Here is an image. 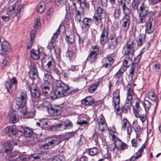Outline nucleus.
<instances>
[{
	"label": "nucleus",
	"instance_id": "nucleus-62",
	"mask_svg": "<svg viewBox=\"0 0 161 161\" xmlns=\"http://www.w3.org/2000/svg\"><path fill=\"white\" fill-rule=\"evenodd\" d=\"M42 153L39 154L35 155L34 156L31 157V158H34L35 160H39L42 158Z\"/></svg>",
	"mask_w": 161,
	"mask_h": 161
},
{
	"label": "nucleus",
	"instance_id": "nucleus-63",
	"mask_svg": "<svg viewBox=\"0 0 161 161\" xmlns=\"http://www.w3.org/2000/svg\"><path fill=\"white\" fill-rule=\"evenodd\" d=\"M9 57L8 56H6L3 59L2 62V64L5 66L7 65L9 62Z\"/></svg>",
	"mask_w": 161,
	"mask_h": 161
},
{
	"label": "nucleus",
	"instance_id": "nucleus-45",
	"mask_svg": "<svg viewBox=\"0 0 161 161\" xmlns=\"http://www.w3.org/2000/svg\"><path fill=\"white\" fill-rule=\"evenodd\" d=\"M54 9L53 8H51L48 9L46 13V18L47 20H49L50 18L53 14Z\"/></svg>",
	"mask_w": 161,
	"mask_h": 161
},
{
	"label": "nucleus",
	"instance_id": "nucleus-32",
	"mask_svg": "<svg viewBox=\"0 0 161 161\" xmlns=\"http://www.w3.org/2000/svg\"><path fill=\"white\" fill-rule=\"evenodd\" d=\"M133 64L132 58L129 57H126L123 62V67L125 68L128 67Z\"/></svg>",
	"mask_w": 161,
	"mask_h": 161
},
{
	"label": "nucleus",
	"instance_id": "nucleus-6",
	"mask_svg": "<svg viewBox=\"0 0 161 161\" xmlns=\"http://www.w3.org/2000/svg\"><path fill=\"white\" fill-rule=\"evenodd\" d=\"M72 127V123L70 120H67L64 122L51 126L50 130L54 131L63 130L67 128H71Z\"/></svg>",
	"mask_w": 161,
	"mask_h": 161
},
{
	"label": "nucleus",
	"instance_id": "nucleus-9",
	"mask_svg": "<svg viewBox=\"0 0 161 161\" xmlns=\"http://www.w3.org/2000/svg\"><path fill=\"white\" fill-rule=\"evenodd\" d=\"M138 12L140 15L148 16L150 18H152L154 14L153 12L148 11V8L144 3H142L140 7Z\"/></svg>",
	"mask_w": 161,
	"mask_h": 161
},
{
	"label": "nucleus",
	"instance_id": "nucleus-48",
	"mask_svg": "<svg viewBox=\"0 0 161 161\" xmlns=\"http://www.w3.org/2000/svg\"><path fill=\"white\" fill-rule=\"evenodd\" d=\"M148 97L153 102L157 101V99L156 95L153 92H150L148 93Z\"/></svg>",
	"mask_w": 161,
	"mask_h": 161
},
{
	"label": "nucleus",
	"instance_id": "nucleus-14",
	"mask_svg": "<svg viewBox=\"0 0 161 161\" xmlns=\"http://www.w3.org/2000/svg\"><path fill=\"white\" fill-rule=\"evenodd\" d=\"M17 83V80L14 77L9 79V81H6L5 83V85L8 92L10 93L12 92L13 89L12 84H15Z\"/></svg>",
	"mask_w": 161,
	"mask_h": 161
},
{
	"label": "nucleus",
	"instance_id": "nucleus-8",
	"mask_svg": "<svg viewBox=\"0 0 161 161\" xmlns=\"http://www.w3.org/2000/svg\"><path fill=\"white\" fill-rule=\"evenodd\" d=\"M65 9L66 12L69 13V14L68 13L65 16V18L68 19L71 18L73 15L78 11L77 10L75 4L72 2L66 4Z\"/></svg>",
	"mask_w": 161,
	"mask_h": 161
},
{
	"label": "nucleus",
	"instance_id": "nucleus-39",
	"mask_svg": "<svg viewBox=\"0 0 161 161\" xmlns=\"http://www.w3.org/2000/svg\"><path fill=\"white\" fill-rule=\"evenodd\" d=\"M97 55L90 53L87 58V59L89 63H92L97 58Z\"/></svg>",
	"mask_w": 161,
	"mask_h": 161
},
{
	"label": "nucleus",
	"instance_id": "nucleus-2",
	"mask_svg": "<svg viewBox=\"0 0 161 161\" xmlns=\"http://www.w3.org/2000/svg\"><path fill=\"white\" fill-rule=\"evenodd\" d=\"M55 84L58 89L54 92L50 93L51 99L54 100L61 97L67 96L72 92V90L68 86L61 80H56Z\"/></svg>",
	"mask_w": 161,
	"mask_h": 161
},
{
	"label": "nucleus",
	"instance_id": "nucleus-16",
	"mask_svg": "<svg viewBox=\"0 0 161 161\" xmlns=\"http://www.w3.org/2000/svg\"><path fill=\"white\" fill-rule=\"evenodd\" d=\"M30 78L32 80L37 78L38 77V71L36 67L34 64L31 65L29 72Z\"/></svg>",
	"mask_w": 161,
	"mask_h": 161
},
{
	"label": "nucleus",
	"instance_id": "nucleus-35",
	"mask_svg": "<svg viewBox=\"0 0 161 161\" xmlns=\"http://www.w3.org/2000/svg\"><path fill=\"white\" fill-rule=\"evenodd\" d=\"M134 129L136 134V137H139L142 133V129L138 124H137L135 125Z\"/></svg>",
	"mask_w": 161,
	"mask_h": 161
},
{
	"label": "nucleus",
	"instance_id": "nucleus-57",
	"mask_svg": "<svg viewBox=\"0 0 161 161\" xmlns=\"http://www.w3.org/2000/svg\"><path fill=\"white\" fill-rule=\"evenodd\" d=\"M151 105V103L149 101L147 100H144V106L146 110L149 109Z\"/></svg>",
	"mask_w": 161,
	"mask_h": 161
},
{
	"label": "nucleus",
	"instance_id": "nucleus-19",
	"mask_svg": "<svg viewBox=\"0 0 161 161\" xmlns=\"http://www.w3.org/2000/svg\"><path fill=\"white\" fill-rule=\"evenodd\" d=\"M45 119H43L40 120V122H37L36 125L38 126L42 125L41 128L42 129L49 130H50L51 125Z\"/></svg>",
	"mask_w": 161,
	"mask_h": 161
},
{
	"label": "nucleus",
	"instance_id": "nucleus-15",
	"mask_svg": "<svg viewBox=\"0 0 161 161\" xmlns=\"http://www.w3.org/2000/svg\"><path fill=\"white\" fill-rule=\"evenodd\" d=\"M108 27L104 28L100 37V42L101 44H104L108 40Z\"/></svg>",
	"mask_w": 161,
	"mask_h": 161
},
{
	"label": "nucleus",
	"instance_id": "nucleus-20",
	"mask_svg": "<svg viewBox=\"0 0 161 161\" xmlns=\"http://www.w3.org/2000/svg\"><path fill=\"white\" fill-rule=\"evenodd\" d=\"M1 47L2 53L4 52H8L11 49V47L10 44L8 42L5 40L1 42Z\"/></svg>",
	"mask_w": 161,
	"mask_h": 161
},
{
	"label": "nucleus",
	"instance_id": "nucleus-44",
	"mask_svg": "<svg viewBox=\"0 0 161 161\" xmlns=\"http://www.w3.org/2000/svg\"><path fill=\"white\" fill-rule=\"evenodd\" d=\"M134 94L133 90L130 88H129L127 89V99H132Z\"/></svg>",
	"mask_w": 161,
	"mask_h": 161
},
{
	"label": "nucleus",
	"instance_id": "nucleus-23",
	"mask_svg": "<svg viewBox=\"0 0 161 161\" xmlns=\"http://www.w3.org/2000/svg\"><path fill=\"white\" fill-rule=\"evenodd\" d=\"M101 15L94 14L93 18V20L94 24L96 25L99 26L100 30L102 29L103 26V24L101 22Z\"/></svg>",
	"mask_w": 161,
	"mask_h": 161
},
{
	"label": "nucleus",
	"instance_id": "nucleus-22",
	"mask_svg": "<svg viewBox=\"0 0 161 161\" xmlns=\"http://www.w3.org/2000/svg\"><path fill=\"white\" fill-rule=\"evenodd\" d=\"M117 3L119 6L121 7L123 12H126L127 11H131L128 8L126 5L125 3L127 1L128 3L129 2V0H117Z\"/></svg>",
	"mask_w": 161,
	"mask_h": 161
},
{
	"label": "nucleus",
	"instance_id": "nucleus-29",
	"mask_svg": "<svg viewBox=\"0 0 161 161\" xmlns=\"http://www.w3.org/2000/svg\"><path fill=\"white\" fill-rule=\"evenodd\" d=\"M31 57L33 59L37 60L40 57V54L38 51L32 49L30 52Z\"/></svg>",
	"mask_w": 161,
	"mask_h": 161
},
{
	"label": "nucleus",
	"instance_id": "nucleus-64",
	"mask_svg": "<svg viewBox=\"0 0 161 161\" xmlns=\"http://www.w3.org/2000/svg\"><path fill=\"white\" fill-rule=\"evenodd\" d=\"M36 32V31L34 30H32L30 32L31 40V41H33L34 39V36Z\"/></svg>",
	"mask_w": 161,
	"mask_h": 161
},
{
	"label": "nucleus",
	"instance_id": "nucleus-38",
	"mask_svg": "<svg viewBox=\"0 0 161 161\" xmlns=\"http://www.w3.org/2000/svg\"><path fill=\"white\" fill-rule=\"evenodd\" d=\"M23 130V132L26 137H29L31 136L33 133L32 131L28 128L25 127Z\"/></svg>",
	"mask_w": 161,
	"mask_h": 161
},
{
	"label": "nucleus",
	"instance_id": "nucleus-10",
	"mask_svg": "<svg viewBox=\"0 0 161 161\" xmlns=\"http://www.w3.org/2000/svg\"><path fill=\"white\" fill-rule=\"evenodd\" d=\"M114 63L113 58L110 57L104 58L102 61V67L109 69L108 73H109L112 70V65Z\"/></svg>",
	"mask_w": 161,
	"mask_h": 161
},
{
	"label": "nucleus",
	"instance_id": "nucleus-40",
	"mask_svg": "<svg viewBox=\"0 0 161 161\" xmlns=\"http://www.w3.org/2000/svg\"><path fill=\"white\" fill-rule=\"evenodd\" d=\"M7 146H8L9 149H7V147H4V152L7 154H9L11 153L12 150L13 146L9 142H7Z\"/></svg>",
	"mask_w": 161,
	"mask_h": 161
},
{
	"label": "nucleus",
	"instance_id": "nucleus-43",
	"mask_svg": "<svg viewBox=\"0 0 161 161\" xmlns=\"http://www.w3.org/2000/svg\"><path fill=\"white\" fill-rule=\"evenodd\" d=\"M140 0H129V1L132 2V7L133 10H137L138 8V4Z\"/></svg>",
	"mask_w": 161,
	"mask_h": 161
},
{
	"label": "nucleus",
	"instance_id": "nucleus-21",
	"mask_svg": "<svg viewBox=\"0 0 161 161\" xmlns=\"http://www.w3.org/2000/svg\"><path fill=\"white\" fill-rule=\"evenodd\" d=\"M137 44L138 46H141L143 45H146L147 43L145 40V35L140 34L137 38Z\"/></svg>",
	"mask_w": 161,
	"mask_h": 161
},
{
	"label": "nucleus",
	"instance_id": "nucleus-4",
	"mask_svg": "<svg viewBox=\"0 0 161 161\" xmlns=\"http://www.w3.org/2000/svg\"><path fill=\"white\" fill-rule=\"evenodd\" d=\"M42 105L46 108L48 113L52 116H57L60 115L62 112L61 108L59 106L52 105L48 102L43 103Z\"/></svg>",
	"mask_w": 161,
	"mask_h": 161
},
{
	"label": "nucleus",
	"instance_id": "nucleus-26",
	"mask_svg": "<svg viewBox=\"0 0 161 161\" xmlns=\"http://www.w3.org/2000/svg\"><path fill=\"white\" fill-rule=\"evenodd\" d=\"M152 18L148 16L140 15L139 14L137 19V22L138 23L142 24L147 23L148 21H150Z\"/></svg>",
	"mask_w": 161,
	"mask_h": 161
},
{
	"label": "nucleus",
	"instance_id": "nucleus-55",
	"mask_svg": "<svg viewBox=\"0 0 161 161\" xmlns=\"http://www.w3.org/2000/svg\"><path fill=\"white\" fill-rule=\"evenodd\" d=\"M99 127L100 130L102 131L108 129L107 125L106 123H100Z\"/></svg>",
	"mask_w": 161,
	"mask_h": 161
},
{
	"label": "nucleus",
	"instance_id": "nucleus-3",
	"mask_svg": "<svg viewBox=\"0 0 161 161\" xmlns=\"http://www.w3.org/2000/svg\"><path fill=\"white\" fill-rule=\"evenodd\" d=\"M23 7V5L19 4L18 2H16L8 8L7 14L8 15L10 16L15 13L14 17H17V19H19V18L22 15L24 9Z\"/></svg>",
	"mask_w": 161,
	"mask_h": 161
},
{
	"label": "nucleus",
	"instance_id": "nucleus-50",
	"mask_svg": "<svg viewBox=\"0 0 161 161\" xmlns=\"http://www.w3.org/2000/svg\"><path fill=\"white\" fill-rule=\"evenodd\" d=\"M117 37L114 36H110L108 40V41L111 42V43H113L116 46L117 44Z\"/></svg>",
	"mask_w": 161,
	"mask_h": 161
},
{
	"label": "nucleus",
	"instance_id": "nucleus-56",
	"mask_svg": "<svg viewBox=\"0 0 161 161\" xmlns=\"http://www.w3.org/2000/svg\"><path fill=\"white\" fill-rule=\"evenodd\" d=\"M53 77L50 75L48 74H45L43 77V80L46 81H48L49 83V81L51 80L52 79Z\"/></svg>",
	"mask_w": 161,
	"mask_h": 161
},
{
	"label": "nucleus",
	"instance_id": "nucleus-59",
	"mask_svg": "<svg viewBox=\"0 0 161 161\" xmlns=\"http://www.w3.org/2000/svg\"><path fill=\"white\" fill-rule=\"evenodd\" d=\"M20 159L24 161H28L30 159V156L28 155L22 154L19 156Z\"/></svg>",
	"mask_w": 161,
	"mask_h": 161
},
{
	"label": "nucleus",
	"instance_id": "nucleus-18",
	"mask_svg": "<svg viewBox=\"0 0 161 161\" xmlns=\"http://www.w3.org/2000/svg\"><path fill=\"white\" fill-rule=\"evenodd\" d=\"M60 142V141L59 137H54L51 141H49L48 143L44 144L43 147L45 148H50L58 144Z\"/></svg>",
	"mask_w": 161,
	"mask_h": 161
},
{
	"label": "nucleus",
	"instance_id": "nucleus-5",
	"mask_svg": "<svg viewBox=\"0 0 161 161\" xmlns=\"http://www.w3.org/2000/svg\"><path fill=\"white\" fill-rule=\"evenodd\" d=\"M123 13L124 15L120 21V27L122 30L126 31L129 29L131 17L130 14L131 11Z\"/></svg>",
	"mask_w": 161,
	"mask_h": 161
},
{
	"label": "nucleus",
	"instance_id": "nucleus-24",
	"mask_svg": "<svg viewBox=\"0 0 161 161\" xmlns=\"http://www.w3.org/2000/svg\"><path fill=\"white\" fill-rule=\"evenodd\" d=\"M5 131L6 134L9 135H16L17 134L15 126H9L5 129Z\"/></svg>",
	"mask_w": 161,
	"mask_h": 161
},
{
	"label": "nucleus",
	"instance_id": "nucleus-51",
	"mask_svg": "<svg viewBox=\"0 0 161 161\" xmlns=\"http://www.w3.org/2000/svg\"><path fill=\"white\" fill-rule=\"evenodd\" d=\"M74 36L73 35H70L69 36H67L66 41L68 44H72L74 41Z\"/></svg>",
	"mask_w": 161,
	"mask_h": 161
},
{
	"label": "nucleus",
	"instance_id": "nucleus-27",
	"mask_svg": "<svg viewBox=\"0 0 161 161\" xmlns=\"http://www.w3.org/2000/svg\"><path fill=\"white\" fill-rule=\"evenodd\" d=\"M93 103L92 98L91 97H87L81 101V103L86 106L92 105Z\"/></svg>",
	"mask_w": 161,
	"mask_h": 161
},
{
	"label": "nucleus",
	"instance_id": "nucleus-34",
	"mask_svg": "<svg viewBox=\"0 0 161 161\" xmlns=\"http://www.w3.org/2000/svg\"><path fill=\"white\" fill-rule=\"evenodd\" d=\"M45 8V3L44 2H40L37 5V11L39 14L43 13L44 10Z\"/></svg>",
	"mask_w": 161,
	"mask_h": 161
},
{
	"label": "nucleus",
	"instance_id": "nucleus-60",
	"mask_svg": "<svg viewBox=\"0 0 161 161\" xmlns=\"http://www.w3.org/2000/svg\"><path fill=\"white\" fill-rule=\"evenodd\" d=\"M43 92L45 94L48 95L51 92V91L50 90V88L48 86H44L42 88Z\"/></svg>",
	"mask_w": 161,
	"mask_h": 161
},
{
	"label": "nucleus",
	"instance_id": "nucleus-7",
	"mask_svg": "<svg viewBox=\"0 0 161 161\" xmlns=\"http://www.w3.org/2000/svg\"><path fill=\"white\" fill-rule=\"evenodd\" d=\"M136 44L133 41L128 42L124 47L122 52L124 55H133L136 49Z\"/></svg>",
	"mask_w": 161,
	"mask_h": 161
},
{
	"label": "nucleus",
	"instance_id": "nucleus-42",
	"mask_svg": "<svg viewBox=\"0 0 161 161\" xmlns=\"http://www.w3.org/2000/svg\"><path fill=\"white\" fill-rule=\"evenodd\" d=\"M89 154L91 155H94L97 154L99 150L95 147L90 148L88 149Z\"/></svg>",
	"mask_w": 161,
	"mask_h": 161
},
{
	"label": "nucleus",
	"instance_id": "nucleus-31",
	"mask_svg": "<svg viewBox=\"0 0 161 161\" xmlns=\"http://www.w3.org/2000/svg\"><path fill=\"white\" fill-rule=\"evenodd\" d=\"M126 68L123 67H121L119 70L114 75V78L119 79L121 78L123 75L124 72L126 70Z\"/></svg>",
	"mask_w": 161,
	"mask_h": 161
},
{
	"label": "nucleus",
	"instance_id": "nucleus-41",
	"mask_svg": "<svg viewBox=\"0 0 161 161\" xmlns=\"http://www.w3.org/2000/svg\"><path fill=\"white\" fill-rule=\"evenodd\" d=\"M146 145L144 144L142 145L141 147L139 149L137 152L136 153V158H139L142 156V153L143 152L144 149Z\"/></svg>",
	"mask_w": 161,
	"mask_h": 161
},
{
	"label": "nucleus",
	"instance_id": "nucleus-13",
	"mask_svg": "<svg viewBox=\"0 0 161 161\" xmlns=\"http://www.w3.org/2000/svg\"><path fill=\"white\" fill-rule=\"evenodd\" d=\"M121 129L127 131V134L130 136L132 131V128L127 119L123 118L121 122Z\"/></svg>",
	"mask_w": 161,
	"mask_h": 161
},
{
	"label": "nucleus",
	"instance_id": "nucleus-46",
	"mask_svg": "<svg viewBox=\"0 0 161 161\" xmlns=\"http://www.w3.org/2000/svg\"><path fill=\"white\" fill-rule=\"evenodd\" d=\"M75 14V19L76 21L78 22L80 21L81 18H83V15L79 11H78Z\"/></svg>",
	"mask_w": 161,
	"mask_h": 161
},
{
	"label": "nucleus",
	"instance_id": "nucleus-11",
	"mask_svg": "<svg viewBox=\"0 0 161 161\" xmlns=\"http://www.w3.org/2000/svg\"><path fill=\"white\" fill-rule=\"evenodd\" d=\"M30 91L31 92L32 97L38 99L41 96V92L36 84H32L30 86Z\"/></svg>",
	"mask_w": 161,
	"mask_h": 161
},
{
	"label": "nucleus",
	"instance_id": "nucleus-54",
	"mask_svg": "<svg viewBox=\"0 0 161 161\" xmlns=\"http://www.w3.org/2000/svg\"><path fill=\"white\" fill-rule=\"evenodd\" d=\"M61 26V25H60L59 27L57 30V31L55 33L53 36L51 41H52V42H56V39L57 38L58 36V32L60 31V27Z\"/></svg>",
	"mask_w": 161,
	"mask_h": 161
},
{
	"label": "nucleus",
	"instance_id": "nucleus-37",
	"mask_svg": "<svg viewBox=\"0 0 161 161\" xmlns=\"http://www.w3.org/2000/svg\"><path fill=\"white\" fill-rule=\"evenodd\" d=\"M90 53L97 55L98 53V47L97 46H92L89 49Z\"/></svg>",
	"mask_w": 161,
	"mask_h": 161
},
{
	"label": "nucleus",
	"instance_id": "nucleus-30",
	"mask_svg": "<svg viewBox=\"0 0 161 161\" xmlns=\"http://www.w3.org/2000/svg\"><path fill=\"white\" fill-rule=\"evenodd\" d=\"M137 64L136 63H134L132 65L129 70V75H131V77L132 78L133 75L135 73H136L137 70Z\"/></svg>",
	"mask_w": 161,
	"mask_h": 161
},
{
	"label": "nucleus",
	"instance_id": "nucleus-17",
	"mask_svg": "<svg viewBox=\"0 0 161 161\" xmlns=\"http://www.w3.org/2000/svg\"><path fill=\"white\" fill-rule=\"evenodd\" d=\"M82 23L81 26L82 29L85 31H87L92 24V20L91 18H84Z\"/></svg>",
	"mask_w": 161,
	"mask_h": 161
},
{
	"label": "nucleus",
	"instance_id": "nucleus-25",
	"mask_svg": "<svg viewBox=\"0 0 161 161\" xmlns=\"http://www.w3.org/2000/svg\"><path fill=\"white\" fill-rule=\"evenodd\" d=\"M10 121L11 123H15L18 121V116L17 112L13 111L10 115Z\"/></svg>",
	"mask_w": 161,
	"mask_h": 161
},
{
	"label": "nucleus",
	"instance_id": "nucleus-28",
	"mask_svg": "<svg viewBox=\"0 0 161 161\" xmlns=\"http://www.w3.org/2000/svg\"><path fill=\"white\" fill-rule=\"evenodd\" d=\"M47 71L49 72H51V70H53L55 67L54 61L53 59H51V60L48 61L47 64Z\"/></svg>",
	"mask_w": 161,
	"mask_h": 161
},
{
	"label": "nucleus",
	"instance_id": "nucleus-49",
	"mask_svg": "<svg viewBox=\"0 0 161 161\" xmlns=\"http://www.w3.org/2000/svg\"><path fill=\"white\" fill-rule=\"evenodd\" d=\"M64 158L61 155L54 156L51 158V161H64Z\"/></svg>",
	"mask_w": 161,
	"mask_h": 161
},
{
	"label": "nucleus",
	"instance_id": "nucleus-33",
	"mask_svg": "<svg viewBox=\"0 0 161 161\" xmlns=\"http://www.w3.org/2000/svg\"><path fill=\"white\" fill-rule=\"evenodd\" d=\"M121 14V11L120 7H117V8H115L113 13V16L115 19H118L120 17Z\"/></svg>",
	"mask_w": 161,
	"mask_h": 161
},
{
	"label": "nucleus",
	"instance_id": "nucleus-12",
	"mask_svg": "<svg viewBox=\"0 0 161 161\" xmlns=\"http://www.w3.org/2000/svg\"><path fill=\"white\" fill-rule=\"evenodd\" d=\"M120 91L117 89L115 90L113 93V101L114 107L118 112L119 110V104L120 103Z\"/></svg>",
	"mask_w": 161,
	"mask_h": 161
},
{
	"label": "nucleus",
	"instance_id": "nucleus-58",
	"mask_svg": "<svg viewBox=\"0 0 161 161\" xmlns=\"http://www.w3.org/2000/svg\"><path fill=\"white\" fill-rule=\"evenodd\" d=\"M98 86L97 84H94L90 87L88 89L89 92L91 93L93 92L97 89Z\"/></svg>",
	"mask_w": 161,
	"mask_h": 161
},
{
	"label": "nucleus",
	"instance_id": "nucleus-36",
	"mask_svg": "<svg viewBox=\"0 0 161 161\" xmlns=\"http://www.w3.org/2000/svg\"><path fill=\"white\" fill-rule=\"evenodd\" d=\"M152 27L151 21H150L148 23L146 27L145 31L146 33L150 34L153 32V30L152 28Z\"/></svg>",
	"mask_w": 161,
	"mask_h": 161
},
{
	"label": "nucleus",
	"instance_id": "nucleus-1",
	"mask_svg": "<svg viewBox=\"0 0 161 161\" xmlns=\"http://www.w3.org/2000/svg\"><path fill=\"white\" fill-rule=\"evenodd\" d=\"M28 97L26 92L25 91L22 92L19 97H17L16 98V105L19 107V109H22V113L27 118H32L34 117L35 113V110L32 108L31 110L26 111L25 105L27 102Z\"/></svg>",
	"mask_w": 161,
	"mask_h": 161
},
{
	"label": "nucleus",
	"instance_id": "nucleus-53",
	"mask_svg": "<svg viewBox=\"0 0 161 161\" xmlns=\"http://www.w3.org/2000/svg\"><path fill=\"white\" fill-rule=\"evenodd\" d=\"M145 46L142 50H141L139 53L138 55L135 58V60L136 61V62H139L140 59H141L142 54L144 52V50L145 49Z\"/></svg>",
	"mask_w": 161,
	"mask_h": 161
},
{
	"label": "nucleus",
	"instance_id": "nucleus-52",
	"mask_svg": "<svg viewBox=\"0 0 161 161\" xmlns=\"http://www.w3.org/2000/svg\"><path fill=\"white\" fill-rule=\"evenodd\" d=\"M104 13V9L101 7H98L97 8L94 14H97V15H101L102 16V14H103Z\"/></svg>",
	"mask_w": 161,
	"mask_h": 161
},
{
	"label": "nucleus",
	"instance_id": "nucleus-47",
	"mask_svg": "<svg viewBox=\"0 0 161 161\" xmlns=\"http://www.w3.org/2000/svg\"><path fill=\"white\" fill-rule=\"evenodd\" d=\"M65 0H55V3L58 8H61L64 4Z\"/></svg>",
	"mask_w": 161,
	"mask_h": 161
},
{
	"label": "nucleus",
	"instance_id": "nucleus-61",
	"mask_svg": "<svg viewBox=\"0 0 161 161\" xmlns=\"http://www.w3.org/2000/svg\"><path fill=\"white\" fill-rule=\"evenodd\" d=\"M139 104L140 100L138 98L136 99L135 100V105L133 108V110H139L140 108Z\"/></svg>",
	"mask_w": 161,
	"mask_h": 161
}]
</instances>
